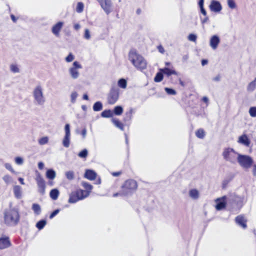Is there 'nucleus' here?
Returning a JSON list of instances; mask_svg holds the SVG:
<instances>
[{
    "label": "nucleus",
    "mask_w": 256,
    "mask_h": 256,
    "mask_svg": "<svg viewBox=\"0 0 256 256\" xmlns=\"http://www.w3.org/2000/svg\"><path fill=\"white\" fill-rule=\"evenodd\" d=\"M20 220V214L18 208H10L4 210V222L8 226H14Z\"/></svg>",
    "instance_id": "1"
},
{
    "label": "nucleus",
    "mask_w": 256,
    "mask_h": 256,
    "mask_svg": "<svg viewBox=\"0 0 256 256\" xmlns=\"http://www.w3.org/2000/svg\"><path fill=\"white\" fill-rule=\"evenodd\" d=\"M128 57L129 60L138 70H142L146 68L147 63L146 60L135 50L130 51Z\"/></svg>",
    "instance_id": "2"
},
{
    "label": "nucleus",
    "mask_w": 256,
    "mask_h": 256,
    "mask_svg": "<svg viewBox=\"0 0 256 256\" xmlns=\"http://www.w3.org/2000/svg\"><path fill=\"white\" fill-rule=\"evenodd\" d=\"M138 184L136 180H128L122 186V194L124 196L131 195L137 188Z\"/></svg>",
    "instance_id": "3"
},
{
    "label": "nucleus",
    "mask_w": 256,
    "mask_h": 256,
    "mask_svg": "<svg viewBox=\"0 0 256 256\" xmlns=\"http://www.w3.org/2000/svg\"><path fill=\"white\" fill-rule=\"evenodd\" d=\"M34 98V103L36 105L42 106L46 102V98L44 95L43 90L40 86H37L34 88L32 92Z\"/></svg>",
    "instance_id": "4"
},
{
    "label": "nucleus",
    "mask_w": 256,
    "mask_h": 256,
    "mask_svg": "<svg viewBox=\"0 0 256 256\" xmlns=\"http://www.w3.org/2000/svg\"><path fill=\"white\" fill-rule=\"evenodd\" d=\"M88 195V192L84 190H78L70 194L68 202L69 203H76L78 201L86 198Z\"/></svg>",
    "instance_id": "5"
},
{
    "label": "nucleus",
    "mask_w": 256,
    "mask_h": 256,
    "mask_svg": "<svg viewBox=\"0 0 256 256\" xmlns=\"http://www.w3.org/2000/svg\"><path fill=\"white\" fill-rule=\"evenodd\" d=\"M238 154L233 148H228L224 149L222 155L226 161L234 164L238 160L236 156H238Z\"/></svg>",
    "instance_id": "6"
},
{
    "label": "nucleus",
    "mask_w": 256,
    "mask_h": 256,
    "mask_svg": "<svg viewBox=\"0 0 256 256\" xmlns=\"http://www.w3.org/2000/svg\"><path fill=\"white\" fill-rule=\"evenodd\" d=\"M238 162L244 169L250 168L254 163L252 158L249 156L238 154Z\"/></svg>",
    "instance_id": "7"
},
{
    "label": "nucleus",
    "mask_w": 256,
    "mask_h": 256,
    "mask_svg": "<svg viewBox=\"0 0 256 256\" xmlns=\"http://www.w3.org/2000/svg\"><path fill=\"white\" fill-rule=\"evenodd\" d=\"M119 98V90L117 88L112 87L108 96V102L110 104H114Z\"/></svg>",
    "instance_id": "8"
},
{
    "label": "nucleus",
    "mask_w": 256,
    "mask_h": 256,
    "mask_svg": "<svg viewBox=\"0 0 256 256\" xmlns=\"http://www.w3.org/2000/svg\"><path fill=\"white\" fill-rule=\"evenodd\" d=\"M82 68V65L78 62H74L72 64V66L68 70L70 77L74 80L77 79L80 76V72L78 70Z\"/></svg>",
    "instance_id": "9"
},
{
    "label": "nucleus",
    "mask_w": 256,
    "mask_h": 256,
    "mask_svg": "<svg viewBox=\"0 0 256 256\" xmlns=\"http://www.w3.org/2000/svg\"><path fill=\"white\" fill-rule=\"evenodd\" d=\"M36 180L38 187V192L42 195L45 194L46 182L40 174L36 175Z\"/></svg>",
    "instance_id": "10"
},
{
    "label": "nucleus",
    "mask_w": 256,
    "mask_h": 256,
    "mask_svg": "<svg viewBox=\"0 0 256 256\" xmlns=\"http://www.w3.org/2000/svg\"><path fill=\"white\" fill-rule=\"evenodd\" d=\"M65 136L62 140V145L65 148H68L70 144V126L67 124L64 126Z\"/></svg>",
    "instance_id": "11"
},
{
    "label": "nucleus",
    "mask_w": 256,
    "mask_h": 256,
    "mask_svg": "<svg viewBox=\"0 0 256 256\" xmlns=\"http://www.w3.org/2000/svg\"><path fill=\"white\" fill-rule=\"evenodd\" d=\"M100 4L106 14H109L112 10V3L111 0H102Z\"/></svg>",
    "instance_id": "12"
},
{
    "label": "nucleus",
    "mask_w": 256,
    "mask_h": 256,
    "mask_svg": "<svg viewBox=\"0 0 256 256\" xmlns=\"http://www.w3.org/2000/svg\"><path fill=\"white\" fill-rule=\"evenodd\" d=\"M209 8L212 12H219L222 10V6L220 3L218 1L216 0H212L209 6Z\"/></svg>",
    "instance_id": "13"
},
{
    "label": "nucleus",
    "mask_w": 256,
    "mask_h": 256,
    "mask_svg": "<svg viewBox=\"0 0 256 256\" xmlns=\"http://www.w3.org/2000/svg\"><path fill=\"white\" fill-rule=\"evenodd\" d=\"M226 196H223L220 198H218L216 200V208L220 210L224 208L226 206Z\"/></svg>",
    "instance_id": "14"
},
{
    "label": "nucleus",
    "mask_w": 256,
    "mask_h": 256,
    "mask_svg": "<svg viewBox=\"0 0 256 256\" xmlns=\"http://www.w3.org/2000/svg\"><path fill=\"white\" fill-rule=\"evenodd\" d=\"M64 26V22H59L53 26L52 28V33L56 37L59 36L60 32L62 26Z\"/></svg>",
    "instance_id": "15"
},
{
    "label": "nucleus",
    "mask_w": 256,
    "mask_h": 256,
    "mask_svg": "<svg viewBox=\"0 0 256 256\" xmlns=\"http://www.w3.org/2000/svg\"><path fill=\"white\" fill-rule=\"evenodd\" d=\"M220 42V38L217 35L212 36L210 40V46L213 50L217 48Z\"/></svg>",
    "instance_id": "16"
},
{
    "label": "nucleus",
    "mask_w": 256,
    "mask_h": 256,
    "mask_svg": "<svg viewBox=\"0 0 256 256\" xmlns=\"http://www.w3.org/2000/svg\"><path fill=\"white\" fill-rule=\"evenodd\" d=\"M10 246V242L8 237L0 238V249L2 250L8 248Z\"/></svg>",
    "instance_id": "17"
},
{
    "label": "nucleus",
    "mask_w": 256,
    "mask_h": 256,
    "mask_svg": "<svg viewBox=\"0 0 256 256\" xmlns=\"http://www.w3.org/2000/svg\"><path fill=\"white\" fill-rule=\"evenodd\" d=\"M235 221L238 225L242 228H246V220L243 216L240 215L237 216L236 218Z\"/></svg>",
    "instance_id": "18"
},
{
    "label": "nucleus",
    "mask_w": 256,
    "mask_h": 256,
    "mask_svg": "<svg viewBox=\"0 0 256 256\" xmlns=\"http://www.w3.org/2000/svg\"><path fill=\"white\" fill-rule=\"evenodd\" d=\"M96 176V174L94 171L91 170H87L84 174V177L87 179L92 180H94Z\"/></svg>",
    "instance_id": "19"
},
{
    "label": "nucleus",
    "mask_w": 256,
    "mask_h": 256,
    "mask_svg": "<svg viewBox=\"0 0 256 256\" xmlns=\"http://www.w3.org/2000/svg\"><path fill=\"white\" fill-rule=\"evenodd\" d=\"M238 142L246 146H249L250 144V140L246 134H243L240 136Z\"/></svg>",
    "instance_id": "20"
},
{
    "label": "nucleus",
    "mask_w": 256,
    "mask_h": 256,
    "mask_svg": "<svg viewBox=\"0 0 256 256\" xmlns=\"http://www.w3.org/2000/svg\"><path fill=\"white\" fill-rule=\"evenodd\" d=\"M14 193L16 198H21L22 196V188L20 186H14Z\"/></svg>",
    "instance_id": "21"
},
{
    "label": "nucleus",
    "mask_w": 256,
    "mask_h": 256,
    "mask_svg": "<svg viewBox=\"0 0 256 256\" xmlns=\"http://www.w3.org/2000/svg\"><path fill=\"white\" fill-rule=\"evenodd\" d=\"M160 71L162 72L163 74L166 75L168 76L172 74H177V72L174 70H172L168 68L160 69Z\"/></svg>",
    "instance_id": "22"
},
{
    "label": "nucleus",
    "mask_w": 256,
    "mask_h": 256,
    "mask_svg": "<svg viewBox=\"0 0 256 256\" xmlns=\"http://www.w3.org/2000/svg\"><path fill=\"white\" fill-rule=\"evenodd\" d=\"M46 177L50 180H54L56 176V172L53 169H48L46 172Z\"/></svg>",
    "instance_id": "23"
},
{
    "label": "nucleus",
    "mask_w": 256,
    "mask_h": 256,
    "mask_svg": "<svg viewBox=\"0 0 256 256\" xmlns=\"http://www.w3.org/2000/svg\"><path fill=\"white\" fill-rule=\"evenodd\" d=\"M59 194V190L57 188H54L50 190V196L52 200H56L58 199Z\"/></svg>",
    "instance_id": "24"
},
{
    "label": "nucleus",
    "mask_w": 256,
    "mask_h": 256,
    "mask_svg": "<svg viewBox=\"0 0 256 256\" xmlns=\"http://www.w3.org/2000/svg\"><path fill=\"white\" fill-rule=\"evenodd\" d=\"M189 196L192 198L196 200L199 197L198 191L196 189L190 190L189 192Z\"/></svg>",
    "instance_id": "25"
},
{
    "label": "nucleus",
    "mask_w": 256,
    "mask_h": 256,
    "mask_svg": "<svg viewBox=\"0 0 256 256\" xmlns=\"http://www.w3.org/2000/svg\"><path fill=\"white\" fill-rule=\"evenodd\" d=\"M112 121L114 124L122 130H124V126L122 123L116 118H112Z\"/></svg>",
    "instance_id": "26"
},
{
    "label": "nucleus",
    "mask_w": 256,
    "mask_h": 256,
    "mask_svg": "<svg viewBox=\"0 0 256 256\" xmlns=\"http://www.w3.org/2000/svg\"><path fill=\"white\" fill-rule=\"evenodd\" d=\"M124 110L122 106H117L114 108V114L116 116L121 115L123 112Z\"/></svg>",
    "instance_id": "27"
},
{
    "label": "nucleus",
    "mask_w": 256,
    "mask_h": 256,
    "mask_svg": "<svg viewBox=\"0 0 256 256\" xmlns=\"http://www.w3.org/2000/svg\"><path fill=\"white\" fill-rule=\"evenodd\" d=\"M256 88V78L253 81L250 82L247 86V90L248 92L254 91Z\"/></svg>",
    "instance_id": "28"
},
{
    "label": "nucleus",
    "mask_w": 256,
    "mask_h": 256,
    "mask_svg": "<svg viewBox=\"0 0 256 256\" xmlns=\"http://www.w3.org/2000/svg\"><path fill=\"white\" fill-rule=\"evenodd\" d=\"M102 104L100 102H96L93 106V110L95 112H98L102 110Z\"/></svg>",
    "instance_id": "29"
},
{
    "label": "nucleus",
    "mask_w": 256,
    "mask_h": 256,
    "mask_svg": "<svg viewBox=\"0 0 256 256\" xmlns=\"http://www.w3.org/2000/svg\"><path fill=\"white\" fill-rule=\"evenodd\" d=\"M118 86L122 88H126L127 86V82L124 78H120L118 82Z\"/></svg>",
    "instance_id": "30"
},
{
    "label": "nucleus",
    "mask_w": 256,
    "mask_h": 256,
    "mask_svg": "<svg viewBox=\"0 0 256 256\" xmlns=\"http://www.w3.org/2000/svg\"><path fill=\"white\" fill-rule=\"evenodd\" d=\"M112 116H113V114H112V112L111 111V110H104L101 113V116L102 118H108L112 117Z\"/></svg>",
    "instance_id": "31"
},
{
    "label": "nucleus",
    "mask_w": 256,
    "mask_h": 256,
    "mask_svg": "<svg viewBox=\"0 0 256 256\" xmlns=\"http://www.w3.org/2000/svg\"><path fill=\"white\" fill-rule=\"evenodd\" d=\"M32 210L35 214L38 215L41 212V208L40 206L37 204H34L32 206Z\"/></svg>",
    "instance_id": "32"
},
{
    "label": "nucleus",
    "mask_w": 256,
    "mask_h": 256,
    "mask_svg": "<svg viewBox=\"0 0 256 256\" xmlns=\"http://www.w3.org/2000/svg\"><path fill=\"white\" fill-rule=\"evenodd\" d=\"M163 78V73L160 71V72H158L156 74L154 78V81L156 82H160L162 80Z\"/></svg>",
    "instance_id": "33"
},
{
    "label": "nucleus",
    "mask_w": 256,
    "mask_h": 256,
    "mask_svg": "<svg viewBox=\"0 0 256 256\" xmlns=\"http://www.w3.org/2000/svg\"><path fill=\"white\" fill-rule=\"evenodd\" d=\"M2 180L6 184L13 183L12 178L9 175H5L2 177Z\"/></svg>",
    "instance_id": "34"
},
{
    "label": "nucleus",
    "mask_w": 256,
    "mask_h": 256,
    "mask_svg": "<svg viewBox=\"0 0 256 256\" xmlns=\"http://www.w3.org/2000/svg\"><path fill=\"white\" fill-rule=\"evenodd\" d=\"M46 224V220H42L36 223V226L38 230H42L44 228Z\"/></svg>",
    "instance_id": "35"
},
{
    "label": "nucleus",
    "mask_w": 256,
    "mask_h": 256,
    "mask_svg": "<svg viewBox=\"0 0 256 256\" xmlns=\"http://www.w3.org/2000/svg\"><path fill=\"white\" fill-rule=\"evenodd\" d=\"M196 136L200 138H203L204 137L205 133L204 130L202 129H198L196 132Z\"/></svg>",
    "instance_id": "36"
},
{
    "label": "nucleus",
    "mask_w": 256,
    "mask_h": 256,
    "mask_svg": "<svg viewBox=\"0 0 256 256\" xmlns=\"http://www.w3.org/2000/svg\"><path fill=\"white\" fill-rule=\"evenodd\" d=\"M10 70L13 73H18L20 72V68L16 64H12L10 66Z\"/></svg>",
    "instance_id": "37"
},
{
    "label": "nucleus",
    "mask_w": 256,
    "mask_h": 256,
    "mask_svg": "<svg viewBox=\"0 0 256 256\" xmlns=\"http://www.w3.org/2000/svg\"><path fill=\"white\" fill-rule=\"evenodd\" d=\"M66 176L68 180H72L74 176V172L72 170L68 171L66 172Z\"/></svg>",
    "instance_id": "38"
},
{
    "label": "nucleus",
    "mask_w": 256,
    "mask_h": 256,
    "mask_svg": "<svg viewBox=\"0 0 256 256\" xmlns=\"http://www.w3.org/2000/svg\"><path fill=\"white\" fill-rule=\"evenodd\" d=\"M234 200L236 202L237 205L242 206L244 200V198L236 196L234 198Z\"/></svg>",
    "instance_id": "39"
},
{
    "label": "nucleus",
    "mask_w": 256,
    "mask_h": 256,
    "mask_svg": "<svg viewBox=\"0 0 256 256\" xmlns=\"http://www.w3.org/2000/svg\"><path fill=\"white\" fill-rule=\"evenodd\" d=\"M88 150L86 149H84L78 153V156L81 158H86L88 156Z\"/></svg>",
    "instance_id": "40"
},
{
    "label": "nucleus",
    "mask_w": 256,
    "mask_h": 256,
    "mask_svg": "<svg viewBox=\"0 0 256 256\" xmlns=\"http://www.w3.org/2000/svg\"><path fill=\"white\" fill-rule=\"evenodd\" d=\"M48 142V136L42 137L38 140V144L40 145H44L46 144Z\"/></svg>",
    "instance_id": "41"
},
{
    "label": "nucleus",
    "mask_w": 256,
    "mask_h": 256,
    "mask_svg": "<svg viewBox=\"0 0 256 256\" xmlns=\"http://www.w3.org/2000/svg\"><path fill=\"white\" fill-rule=\"evenodd\" d=\"M250 115L252 118L256 117V106L250 107L249 109Z\"/></svg>",
    "instance_id": "42"
},
{
    "label": "nucleus",
    "mask_w": 256,
    "mask_h": 256,
    "mask_svg": "<svg viewBox=\"0 0 256 256\" xmlns=\"http://www.w3.org/2000/svg\"><path fill=\"white\" fill-rule=\"evenodd\" d=\"M84 8V4L82 2H78L77 4L76 11L78 13H80L83 11Z\"/></svg>",
    "instance_id": "43"
},
{
    "label": "nucleus",
    "mask_w": 256,
    "mask_h": 256,
    "mask_svg": "<svg viewBox=\"0 0 256 256\" xmlns=\"http://www.w3.org/2000/svg\"><path fill=\"white\" fill-rule=\"evenodd\" d=\"M164 90L167 94L169 95H176V91L172 88H165Z\"/></svg>",
    "instance_id": "44"
},
{
    "label": "nucleus",
    "mask_w": 256,
    "mask_h": 256,
    "mask_svg": "<svg viewBox=\"0 0 256 256\" xmlns=\"http://www.w3.org/2000/svg\"><path fill=\"white\" fill-rule=\"evenodd\" d=\"M82 185L86 190V191L88 192L89 193L92 188V186L88 182H82Z\"/></svg>",
    "instance_id": "45"
},
{
    "label": "nucleus",
    "mask_w": 256,
    "mask_h": 256,
    "mask_svg": "<svg viewBox=\"0 0 256 256\" xmlns=\"http://www.w3.org/2000/svg\"><path fill=\"white\" fill-rule=\"evenodd\" d=\"M228 7L231 9H234L236 6L234 0H227Z\"/></svg>",
    "instance_id": "46"
},
{
    "label": "nucleus",
    "mask_w": 256,
    "mask_h": 256,
    "mask_svg": "<svg viewBox=\"0 0 256 256\" xmlns=\"http://www.w3.org/2000/svg\"><path fill=\"white\" fill-rule=\"evenodd\" d=\"M134 112V110L132 108H130V110L126 113V118H124L125 120H130L132 118V114Z\"/></svg>",
    "instance_id": "47"
},
{
    "label": "nucleus",
    "mask_w": 256,
    "mask_h": 256,
    "mask_svg": "<svg viewBox=\"0 0 256 256\" xmlns=\"http://www.w3.org/2000/svg\"><path fill=\"white\" fill-rule=\"evenodd\" d=\"M78 96V94L76 92H74L71 94L70 98H71V102L72 103H74L76 102V98Z\"/></svg>",
    "instance_id": "48"
},
{
    "label": "nucleus",
    "mask_w": 256,
    "mask_h": 256,
    "mask_svg": "<svg viewBox=\"0 0 256 256\" xmlns=\"http://www.w3.org/2000/svg\"><path fill=\"white\" fill-rule=\"evenodd\" d=\"M197 36L195 34H190L188 36V40L190 41L195 42L196 40Z\"/></svg>",
    "instance_id": "49"
},
{
    "label": "nucleus",
    "mask_w": 256,
    "mask_h": 256,
    "mask_svg": "<svg viewBox=\"0 0 256 256\" xmlns=\"http://www.w3.org/2000/svg\"><path fill=\"white\" fill-rule=\"evenodd\" d=\"M74 56L72 53H70L66 58V61L68 62H71L74 60Z\"/></svg>",
    "instance_id": "50"
},
{
    "label": "nucleus",
    "mask_w": 256,
    "mask_h": 256,
    "mask_svg": "<svg viewBox=\"0 0 256 256\" xmlns=\"http://www.w3.org/2000/svg\"><path fill=\"white\" fill-rule=\"evenodd\" d=\"M84 38L86 40H89L90 38V30L88 29H86L84 30Z\"/></svg>",
    "instance_id": "51"
},
{
    "label": "nucleus",
    "mask_w": 256,
    "mask_h": 256,
    "mask_svg": "<svg viewBox=\"0 0 256 256\" xmlns=\"http://www.w3.org/2000/svg\"><path fill=\"white\" fill-rule=\"evenodd\" d=\"M5 168L12 173H15L14 170L12 168V165L9 163H6L4 164Z\"/></svg>",
    "instance_id": "52"
},
{
    "label": "nucleus",
    "mask_w": 256,
    "mask_h": 256,
    "mask_svg": "<svg viewBox=\"0 0 256 256\" xmlns=\"http://www.w3.org/2000/svg\"><path fill=\"white\" fill-rule=\"evenodd\" d=\"M15 162L16 164L21 165L23 164L24 160H23L22 158L20 157H16L15 158Z\"/></svg>",
    "instance_id": "53"
},
{
    "label": "nucleus",
    "mask_w": 256,
    "mask_h": 256,
    "mask_svg": "<svg viewBox=\"0 0 256 256\" xmlns=\"http://www.w3.org/2000/svg\"><path fill=\"white\" fill-rule=\"evenodd\" d=\"M60 212V210L56 209L53 211L50 216V218L52 219L54 218L58 212Z\"/></svg>",
    "instance_id": "54"
},
{
    "label": "nucleus",
    "mask_w": 256,
    "mask_h": 256,
    "mask_svg": "<svg viewBox=\"0 0 256 256\" xmlns=\"http://www.w3.org/2000/svg\"><path fill=\"white\" fill-rule=\"evenodd\" d=\"M232 178L230 179H225L222 182V188H224L226 187V185L228 184V182L230 181Z\"/></svg>",
    "instance_id": "55"
},
{
    "label": "nucleus",
    "mask_w": 256,
    "mask_h": 256,
    "mask_svg": "<svg viewBox=\"0 0 256 256\" xmlns=\"http://www.w3.org/2000/svg\"><path fill=\"white\" fill-rule=\"evenodd\" d=\"M157 48L160 53L164 54L165 50H164V48H163V46L162 45H159L158 46Z\"/></svg>",
    "instance_id": "56"
},
{
    "label": "nucleus",
    "mask_w": 256,
    "mask_h": 256,
    "mask_svg": "<svg viewBox=\"0 0 256 256\" xmlns=\"http://www.w3.org/2000/svg\"><path fill=\"white\" fill-rule=\"evenodd\" d=\"M209 20V18L207 15L206 16H204V18H201V22L202 24H204L206 22H207Z\"/></svg>",
    "instance_id": "57"
},
{
    "label": "nucleus",
    "mask_w": 256,
    "mask_h": 256,
    "mask_svg": "<svg viewBox=\"0 0 256 256\" xmlns=\"http://www.w3.org/2000/svg\"><path fill=\"white\" fill-rule=\"evenodd\" d=\"M87 130L86 128H84L81 132V134L83 138H84L86 135Z\"/></svg>",
    "instance_id": "58"
},
{
    "label": "nucleus",
    "mask_w": 256,
    "mask_h": 256,
    "mask_svg": "<svg viewBox=\"0 0 256 256\" xmlns=\"http://www.w3.org/2000/svg\"><path fill=\"white\" fill-rule=\"evenodd\" d=\"M198 4L200 8H204V0H199Z\"/></svg>",
    "instance_id": "59"
},
{
    "label": "nucleus",
    "mask_w": 256,
    "mask_h": 256,
    "mask_svg": "<svg viewBox=\"0 0 256 256\" xmlns=\"http://www.w3.org/2000/svg\"><path fill=\"white\" fill-rule=\"evenodd\" d=\"M200 10L201 13L204 16H206V15H207V12L204 8H200Z\"/></svg>",
    "instance_id": "60"
},
{
    "label": "nucleus",
    "mask_w": 256,
    "mask_h": 256,
    "mask_svg": "<svg viewBox=\"0 0 256 256\" xmlns=\"http://www.w3.org/2000/svg\"><path fill=\"white\" fill-rule=\"evenodd\" d=\"M44 167V164L42 162H39L38 163V168L40 170L43 169Z\"/></svg>",
    "instance_id": "61"
},
{
    "label": "nucleus",
    "mask_w": 256,
    "mask_h": 256,
    "mask_svg": "<svg viewBox=\"0 0 256 256\" xmlns=\"http://www.w3.org/2000/svg\"><path fill=\"white\" fill-rule=\"evenodd\" d=\"M220 80V75H218L216 77L212 78V80L214 82H219Z\"/></svg>",
    "instance_id": "62"
},
{
    "label": "nucleus",
    "mask_w": 256,
    "mask_h": 256,
    "mask_svg": "<svg viewBox=\"0 0 256 256\" xmlns=\"http://www.w3.org/2000/svg\"><path fill=\"white\" fill-rule=\"evenodd\" d=\"M252 173L254 176H256V164L253 166Z\"/></svg>",
    "instance_id": "63"
},
{
    "label": "nucleus",
    "mask_w": 256,
    "mask_h": 256,
    "mask_svg": "<svg viewBox=\"0 0 256 256\" xmlns=\"http://www.w3.org/2000/svg\"><path fill=\"white\" fill-rule=\"evenodd\" d=\"M208 60H207L203 59L202 60V66H204L206 64H208Z\"/></svg>",
    "instance_id": "64"
}]
</instances>
